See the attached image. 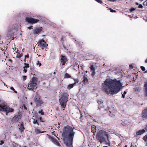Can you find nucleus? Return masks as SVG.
I'll use <instances>...</instances> for the list:
<instances>
[{"instance_id":"nucleus-1","label":"nucleus","mask_w":147,"mask_h":147,"mask_svg":"<svg viewBox=\"0 0 147 147\" xmlns=\"http://www.w3.org/2000/svg\"><path fill=\"white\" fill-rule=\"evenodd\" d=\"M122 84L116 79L106 80L102 84L103 89L107 94L113 95L118 93L121 89Z\"/></svg>"},{"instance_id":"nucleus-2","label":"nucleus","mask_w":147,"mask_h":147,"mask_svg":"<svg viewBox=\"0 0 147 147\" xmlns=\"http://www.w3.org/2000/svg\"><path fill=\"white\" fill-rule=\"evenodd\" d=\"M73 127L68 125L65 127L62 134L63 140L66 146H72V142L75 132Z\"/></svg>"},{"instance_id":"nucleus-3","label":"nucleus","mask_w":147,"mask_h":147,"mask_svg":"<svg viewBox=\"0 0 147 147\" xmlns=\"http://www.w3.org/2000/svg\"><path fill=\"white\" fill-rule=\"evenodd\" d=\"M106 137L107 139H108V135L106 131L103 130L99 131L97 134L96 138L99 140V142L101 143L102 142H105L106 140L105 138Z\"/></svg>"},{"instance_id":"nucleus-4","label":"nucleus","mask_w":147,"mask_h":147,"mask_svg":"<svg viewBox=\"0 0 147 147\" xmlns=\"http://www.w3.org/2000/svg\"><path fill=\"white\" fill-rule=\"evenodd\" d=\"M67 94L66 93H63L61 95V97L59 100V105L61 108H65L66 107L67 102L68 100Z\"/></svg>"},{"instance_id":"nucleus-5","label":"nucleus","mask_w":147,"mask_h":147,"mask_svg":"<svg viewBox=\"0 0 147 147\" xmlns=\"http://www.w3.org/2000/svg\"><path fill=\"white\" fill-rule=\"evenodd\" d=\"M38 79L35 77H33L31 80L30 81L28 85V89L30 90H32L33 91V89H35V90L37 88V81Z\"/></svg>"},{"instance_id":"nucleus-6","label":"nucleus","mask_w":147,"mask_h":147,"mask_svg":"<svg viewBox=\"0 0 147 147\" xmlns=\"http://www.w3.org/2000/svg\"><path fill=\"white\" fill-rule=\"evenodd\" d=\"M2 101L0 100V111L6 112V115H7L8 113L9 112H12L14 111L13 109L10 108L9 106L6 105H4L1 102Z\"/></svg>"},{"instance_id":"nucleus-7","label":"nucleus","mask_w":147,"mask_h":147,"mask_svg":"<svg viewBox=\"0 0 147 147\" xmlns=\"http://www.w3.org/2000/svg\"><path fill=\"white\" fill-rule=\"evenodd\" d=\"M34 100L36 107L41 106L42 105L43 103L41 96L38 93L36 94L34 98Z\"/></svg>"},{"instance_id":"nucleus-8","label":"nucleus","mask_w":147,"mask_h":147,"mask_svg":"<svg viewBox=\"0 0 147 147\" xmlns=\"http://www.w3.org/2000/svg\"><path fill=\"white\" fill-rule=\"evenodd\" d=\"M25 20L28 23L31 24H35L39 21V20L38 19L28 17H26Z\"/></svg>"},{"instance_id":"nucleus-9","label":"nucleus","mask_w":147,"mask_h":147,"mask_svg":"<svg viewBox=\"0 0 147 147\" xmlns=\"http://www.w3.org/2000/svg\"><path fill=\"white\" fill-rule=\"evenodd\" d=\"M47 137L48 138L51 140L55 144L59 146H60L61 145L57 140L55 139L54 138L51 136L47 134Z\"/></svg>"},{"instance_id":"nucleus-10","label":"nucleus","mask_w":147,"mask_h":147,"mask_svg":"<svg viewBox=\"0 0 147 147\" xmlns=\"http://www.w3.org/2000/svg\"><path fill=\"white\" fill-rule=\"evenodd\" d=\"M22 116L18 113L17 115H15L13 117L11 120V122L12 123L18 122L21 119Z\"/></svg>"},{"instance_id":"nucleus-11","label":"nucleus","mask_w":147,"mask_h":147,"mask_svg":"<svg viewBox=\"0 0 147 147\" xmlns=\"http://www.w3.org/2000/svg\"><path fill=\"white\" fill-rule=\"evenodd\" d=\"M37 44L38 45H39L40 47H46L48 46V44H46L45 42V40L43 39H42L41 40H40Z\"/></svg>"},{"instance_id":"nucleus-12","label":"nucleus","mask_w":147,"mask_h":147,"mask_svg":"<svg viewBox=\"0 0 147 147\" xmlns=\"http://www.w3.org/2000/svg\"><path fill=\"white\" fill-rule=\"evenodd\" d=\"M141 116L144 120L147 119V108L142 110Z\"/></svg>"},{"instance_id":"nucleus-13","label":"nucleus","mask_w":147,"mask_h":147,"mask_svg":"<svg viewBox=\"0 0 147 147\" xmlns=\"http://www.w3.org/2000/svg\"><path fill=\"white\" fill-rule=\"evenodd\" d=\"M61 57L60 61L62 65H64L67 61V59L65 56L64 55H61Z\"/></svg>"},{"instance_id":"nucleus-14","label":"nucleus","mask_w":147,"mask_h":147,"mask_svg":"<svg viewBox=\"0 0 147 147\" xmlns=\"http://www.w3.org/2000/svg\"><path fill=\"white\" fill-rule=\"evenodd\" d=\"M42 27L36 28L33 31V33L34 34H36L40 33L42 30Z\"/></svg>"},{"instance_id":"nucleus-15","label":"nucleus","mask_w":147,"mask_h":147,"mask_svg":"<svg viewBox=\"0 0 147 147\" xmlns=\"http://www.w3.org/2000/svg\"><path fill=\"white\" fill-rule=\"evenodd\" d=\"M90 71L92 72L91 76L92 77H94L95 74V67L93 65H92L90 66Z\"/></svg>"},{"instance_id":"nucleus-16","label":"nucleus","mask_w":147,"mask_h":147,"mask_svg":"<svg viewBox=\"0 0 147 147\" xmlns=\"http://www.w3.org/2000/svg\"><path fill=\"white\" fill-rule=\"evenodd\" d=\"M19 129L21 133H22L24 131L25 129L24 125V124L23 122L21 123V124L19 125Z\"/></svg>"},{"instance_id":"nucleus-17","label":"nucleus","mask_w":147,"mask_h":147,"mask_svg":"<svg viewBox=\"0 0 147 147\" xmlns=\"http://www.w3.org/2000/svg\"><path fill=\"white\" fill-rule=\"evenodd\" d=\"M145 129H142V130H139L138 131H137L136 132V134L137 135H141L143 134L146 131Z\"/></svg>"},{"instance_id":"nucleus-18","label":"nucleus","mask_w":147,"mask_h":147,"mask_svg":"<svg viewBox=\"0 0 147 147\" xmlns=\"http://www.w3.org/2000/svg\"><path fill=\"white\" fill-rule=\"evenodd\" d=\"M86 76V75H84L83 77V79L82 82L84 84H87L88 82V80L87 79Z\"/></svg>"},{"instance_id":"nucleus-19","label":"nucleus","mask_w":147,"mask_h":147,"mask_svg":"<svg viewBox=\"0 0 147 147\" xmlns=\"http://www.w3.org/2000/svg\"><path fill=\"white\" fill-rule=\"evenodd\" d=\"M130 124V123L127 120H125L123 121L121 123V124L123 126H126L127 125H129Z\"/></svg>"},{"instance_id":"nucleus-20","label":"nucleus","mask_w":147,"mask_h":147,"mask_svg":"<svg viewBox=\"0 0 147 147\" xmlns=\"http://www.w3.org/2000/svg\"><path fill=\"white\" fill-rule=\"evenodd\" d=\"M92 131L93 133H95L96 132V126L94 125H92L91 126Z\"/></svg>"},{"instance_id":"nucleus-21","label":"nucleus","mask_w":147,"mask_h":147,"mask_svg":"<svg viewBox=\"0 0 147 147\" xmlns=\"http://www.w3.org/2000/svg\"><path fill=\"white\" fill-rule=\"evenodd\" d=\"M35 131L36 134H38L44 132V131H41L39 129L37 128H36L35 129Z\"/></svg>"},{"instance_id":"nucleus-22","label":"nucleus","mask_w":147,"mask_h":147,"mask_svg":"<svg viewBox=\"0 0 147 147\" xmlns=\"http://www.w3.org/2000/svg\"><path fill=\"white\" fill-rule=\"evenodd\" d=\"M75 85V84H70L67 87V88L69 90L71 89Z\"/></svg>"},{"instance_id":"nucleus-23","label":"nucleus","mask_w":147,"mask_h":147,"mask_svg":"<svg viewBox=\"0 0 147 147\" xmlns=\"http://www.w3.org/2000/svg\"><path fill=\"white\" fill-rule=\"evenodd\" d=\"M144 87L145 88V95L147 96V82L145 83Z\"/></svg>"},{"instance_id":"nucleus-24","label":"nucleus","mask_w":147,"mask_h":147,"mask_svg":"<svg viewBox=\"0 0 147 147\" xmlns=\"http://www.w3.org/2000/svg\"><path fill=\"white\" fill-rule=\"evenodd\" d=\"M23 55L22 53H20V52H18L17 55L16 56V57L18 58H20Z\"/></svg>"},{"instance_id":"nucleus-25","label":"nucleus","mask_w":147,"mask_h":147,"mask_svg":"<svg viewBox=\"0 0 147 147\" xmlns=\"http://www.w3.org/2000/svg\"><path fill=\"white\" fill-rule=\"evenodd\" d=\"M71 77L70 75L66 73L65 75L64 78H71Z\"/></svg>"},{"instance_id":"nucleus-26","label":"nucleus","mask_w":147,"mask_h":147,"mask_svg":"<svg viewBox=\"0 0 147 147\" xmlns=\"http://www.w3.org/2000/svg\"><path fill=\"white\" fill-rule=\"evenodd\" d=\"M109 115L111 117H114L115 116V113H113L112 112H110V113H109Z\"/></svg>"},{"instance_id":"nucleus-27","label":"nucleus","mask_w":147,"mask_h":147,"mask_svg":"<svg viewBox=\"0 0 147 147\" xmlns=\"http://www.w3.org/2000/svg\"><path fill=\"white\" fill-rule=\"evenodd\" d=\"M143 139L145 142H147V135H145L143 138Z\"/></svg>"},{"instance_id":"nucleus-28","label":"nucleus","mask_w":147,"mask_h":147,"mask_svg":"<svg viewBox=\"0 0 147 147\" xmlns=\"http://www.w3.org/2000/svg\"><path fill=\"white\" fill-rule=\"evenodd\" d=\"M24 65H25V66L24 67V68H28L29 67V65L28 63H24Z\"/></svg>"},{"instance_id":"nucleus-29","label":"nucleus","mask_w":147,"mask_h":147,"mask_svg":"<svg viewBox=\"0 0 147 147\" xmlns=\"http://www.w3.org/2000/svg\"><path fill=\"white\" fill-rule=\"evenodd\" d=\"M73 79L75 82V83L74 84H75V85H76V83H78L79 81L77 79Z\"/></svg>"},{"instance_id":"nucleus-30","label":"nucleus","mask_w":147,"mask_h":147,"mask_svg":"<svg viewBox=\"0 0 147 147\" xmlns=\"http://www.w3.org/2000/svg\"><path fill=\"white\" fill-rule=\"evenodd\" d=\"M38 112L39 113L41 114L42 115H43L45 114L43 112L42 110H41L39 111Z\"/></svg>"},{"instance_id":"nucleus-31","label":"nucleus","mask_w":147,"mask_h":147,"mask_svg":"<svg viewBox=\"0 0 147 147\" xmlns=\"http://www.w3.org/2000/svg\"><path fill=\"white\" fill-rule=\"evenodd\" d=\"M33 123L34 124L36 123L38 125H39V123L38 122L37 120L34 119L33 121Z\"/></svg>"},{"instance_id":"nucleus-32","label":"nucleus","mask_w":147,"mask_h":147,"mask_svg":"<svg viewBox=\"0 0 147 147\" xmlns=\"http://www.w3.org/2000/svg\"><path fill=\"white\" fill-rule=\"evenodd\" d=\"M10 89L12 90H13L15 93H17V92L15 91V89L13 87H11Z\"/></svg>"},{"instance_id":"nucleus-33","label":"nucleus","mask_w":147,"mask_h":147,"mask_svg":"<svg viewBox=\"0 0 147 147\" xmlns=\"http://www.w3.org/2000/svg\"><path fill=\"white\" fill-rule=\"evenodd\" d=\"M29 57V55L28 54L27 55H26L25 56V59L24 61L25 62L26 61V58H28Z\"/></svg>"},{"instance_id":"nucleus-34","label":"nucleus","mask_w":147,"mask_h":147,"mask_svg":"<svg viewBox=\"0 0 147 147\" xmlns=\"http://www.w3.org/2000/svg\"><path fill=\"white\" fill-rule=\"evenodd\" d=\"M37 65H39V67H40L41 65V64L40 63L39 61H38L36 63Z\"/></svg>"},{"instance_id":"nucleus-35","label":"nucleus","mask_w":147,"mask_h":147,"mask_svg":"<svg viewBox=\"0 0 147 147\" xmlns=\"http://www.w3.org/2000/svg\"><path fill=\"white\" fill-rule=\"evenodd\" d=\"M109 9L110 10V11L111 12H116L115 10H113L111 8H109Z\"/></svg>"},{"instance_id":"nucleus-36","label":"nucleus","mask_w":147,"mask_h":147,"mask_svg":"<svg viewBox=\"0 0 147 147\" xmlns=\"http://www.w3.org/2000/svg\"><path fill=\"white\" fill-rule=\"evenodd\" d=\"M141 69L142 71H144L145 70V68L143 66H141Z\"/></svg>"},{"instance_id":"nucleus-37","label":"nucleus","mask_w":147,"mask_h":147,"mask_svg":"<svg viewBox=\"0 0 147 147\" xmlns=\"http://www.w3.org/2000/svg\"><path fill=\"white\" fill-rule=\"evenodd\" d=\"M135 10V8H131L130 11V12H132V11H134V10Z\"/></svg>"},{"instance_id":"nucleus-38","label":"nucleus","mask_w":147,"mask_h":147,"mask_svg":"<svg viewBox=\"0 0 147 147\" xmlns=\"http://www.w3.org/2000/svg\"><path fill=\"white\" fill-rule=\"evenodd\" d=\"M23 78L24 80H26L27 77L26 76H23Z\"/></svg>"},{"instance_id":"nucleus-39","label":"nucleus","mask_w":147,"mask_h":147,"mask_svg":"<svg viewBox=\"0 0 147 147\" xmlns=\"http://www.w3.org/2000/svg\"><path fill=\"white\" fill-rule=\"evenodd\" d=\"M4 141L3 140H1L0 141V145H2L4 143Z\"/></svg>"},{"instance_id":"nucleus-40","label":"nucleus","mask_w":147,"mask_h":147,"mask_svg":"<svg viewBox=\"0 0 147 147\" xmlns=\"http://www.w3.org/2000/svg\"><path fill=\"white\" fill-rule=\"evenodd\" d=\"M129 68L130 69H133L134 68L133 66L132 65H129Z\"/></svg>"},{"instance_id":"nucleus-41","label":"nucleus","mask_w":147,"mask_h":147,"mask_svg":"<svg viewBox=\"0 0 147 147\" xmlns=\"http://www.w3.org/2000/svg\"><path fill=\"white\" fill-rule=\"evenodd\" d=\"M39 120L40 122H43V120L42 119V117H39Z\"/></svg>"},{"instance_id":"nucleus-42","label":"nucleus","mask_w":147,"mask_h":147,"mask_svg":"<svg viewBox=\"0 0 147 147\" xmlns=\"http://www.w3.org/2000/svg\"><path fill=\"white\" fill-rule=\"evenodd\" d=\"M143 6L141 4H140L138 6V8H142L143 7Z\"/></svg>"},{"instance_id":"nucleus-43","label":"nucleus","mask_w":147,"mask_h":147,"mask_svg":"<svg viewBox=\"0 0 147 147\" xmlns=\"http://www.w3.org/2000/svg\"><path fill=\"white\" fill-rule=\"evenodd\" d=\"M97 102L98 104H101L102 102L101 100H98L97 101Z\"/></svg>"},{"instance_id":"nucleus-44","label":"nucleus","mask_w":147,"mask_h":147,"mask_svg":"<svg viewBox=\"0 0 147 147\" xmlns=\"http://www.w3.org/2000/svg\"><path fill=\"white\" fill-rule=\"evenodd\" d=\"M28 28L29 29H33V26H31L30 27H28Z\"/></svg>"},{"instance_id":"nucleus-45","label":"nucleus","mask_w":147,"mask_h":147,"mask_svg":"<svg viewBox=\"0 0 147 147\" xmlns=\"http://www.w3.org/2000/svg\"><path fill=\"white\" fill-rule=\"evenodd\" d=\"M24 71L25 73H26L27 72V70L26 69H25V68H24Z\"/></svg>"},{"instance_id":"nucleus-46","label":"nucleus","mask_w":147,"mask_h":147,"mask_svg":"<svg viewBox=\"0 0 147 147\" xmlns=\"http://www.w3.org/2000/svg\"><path fill=\"white\" fill-rule=\"evenodd\" d=\"M122 97L123 98H124L125 97V94H122Z\"/></svg>"},{"instance_id":"nucleus-47","label":"nucleus","mask_w":147,"mask_h":147,"mask_svg":"<svg viewBox=\"0 0 147 147\" xmlns=\"http://www.w3.org/2000/svg\"><path fill=\"white\" fill-rule=\"evenodd\" d=\"M145 129L146 131H147V124H146L145 127Z\"/></svg>"},{"instance_id":"nucleus-48","label":"nucleus","mask_w":147,"mask_h":147,"mask_svg":"<svg viewBox=\"0 0 147 147\" xmlns=\"http://www.w3.org/2000/svg\"><path fill=\"white\" fill-rule=\"evenodd\" d=\"M2 82L5 86H7V85L6 84H5V83L4 82Z\"/></svg>"},{"instance_id":"nucleus-49","label":"nucleus","mask_w":147,"mask_h":147,"mask_svg":"<svg viewBox=\"0 0 147 147\" xmlns=\"http://www.w3.org/2000/svg\"><path fill=\"white\" fill-rule=\"evenodd\" d=\"M63 36H62V37L61 38V41L62 42H63Z\"/></svg>"},{"instance_id":"nucleus-50","label":"nucleus","mask_w":147,"mask_h":147,"mask_svg":"<svg viewBox=\"0 0 147 147\" xmlns=\"http://www.w3.org/2000/svg\"><path fill=\"white\" fill-rule=\"evenodd\" d=\"M24 109H26V110H27V108H26V106L25 105H24Z\"/></svg>"},{"instance_id":"nucleus-51","label":"nucleus","mask_w":147,"mask_h":147,"mask_svg":"<svg viewBox=\"0 0 147 147\" xmlns=\"http://www.w3.org/2000/svg\"><path fill=\"white\" fill-rule=\"evenodd\" d=\"M126 93H127L125 91H124L123 94H126Z\"/></svg>"},{"instance_id":"nucleus-52","label":"nucleus","mask_w":147,"mask_h":147,"mask_svg":"<svg viewBox=\"0 0 147 147\" xmlns=\"http://www.w3.org/2000/svg\"><path fill=\"white\" fill-rule=\"evenodd\" d=\"M18 49H17L16 51L15 52H16V53H18Z\"/></svg>"},{"instance_id":"nucleus-53","label":"nucleus","mask_w":147,"mask_h":147,"mask_svg":"<svg viewBox=\"0 0 147 147\" xmlns=\"http://www.w3.org/2000/svg\"><path fill=\"white\" fill-rule=\"evenodd\" d=\"M145 62L146 63H147V59L145 60Z\"/></svg>"},{"instance_id":"nucleus-54","label":"nucleus","mask_w":147,"mask_h":147,"mask_svg":"<svg viewBox=\"0 0 147 147\" xmlns=\"http://www.w3.org/2000/svg\"><path fill=\"white\" fill-rule=\"evenodd\" d=\"M63 48H64V49H66V47L64 46L63 45Z\"/></svg>"},{"instance_id":"nucleus-55","label":"nucleus","mask_w":147,"mask_h":147,"mask_svg":"<svg viewBox=\"0 0 147 147\" xmlns=\"http://www.w3.org/2000/svg\"><path fill=\"white\" fill-rule=\"evenodd\" d=\"M81 117H80V119H81V118L82 117V115L81 114Z\"/></svg>"},{"instance_id":"nucleus-56","label":"nucleus","mask_w":147,"mask_h":147,"mask_svg":"<svg viewBox=\"0 0 147 147\" xmlns=\"http://www.w3.org/2000/svg\"><path fill=\"white\" fill-rule=\"evenodd\" d=\"M120 144H119L118 145H117V146H120Z\"/></svg>"},{"instance_id":"nucleus-57","label":"nucleus","mask_w":147,"mask_h":147,"mask_svg":"<svg viewBox=\"0 0 147 147\" xmlns=\"http://www.w3.org/2000/svg\"><path fill=\"white\" fill-rule=\"evenodd\" d=\"M136 5H138V3L136 2Z\"/></svg>"},{"instance_id":"nucleus-58","label":"nucleus","mask_w":147,"mask_h":147,"mask_svg":"<svg viewBox=\"0 0 147 147\" xmlns=\"http://www.w3.org/2000/svg\"><path fill=\"white\" fill-rule=\"evenodd\" d=\"M112 0V1H116V0Z\"/></svg>"},{"instance_id":"nucleus-59","label":"nucleus","mask_w":147,"mask_h":147,"mask_svg":"<svg viewBox=\"0 0 147 147\" xmlns=\"http://www.w3.org/2000/svg\"><path fill=\"white\" fill-rule=\"evenodd\" d=\"M55 74H56V73H55V72H53V74H54V75H55Z\"/></svg>"},{"instance_id":"nucleus-60","label":"nucleus","mask_w":147,"mask_h":147,"mask_svg":"<svg viewBox=\"0 0 147 147\" xmlns=\"http://www.w3.org/2000/svg\"><path fill=\"white\" fill-rule=\"evenodd\" d=\"M144 73H147V71H145Z\"/></svg>"},{"instance_id":"nucleus-61","label":"nucleus","mask_w":147,"mask_h":147,"mask_svg":"<svg viewBox=\"0 0 147 147\" xmlns=\"http://www.w3.org/2000/svg\"><path fill=\"white\" fill-rule=\"evenodd\" d=\"M103 147H108L107 146H104Z\"/></svg>"},{"instance_id":"nucleus-62","label":"nucleus","mask_w":147,"mask_h":147,"mask_svg":"<svg viewBox=\"0 0 147 147\" xmlns=\"http://www.w3.org/2000/svg\"><path fill=\"white\" fill-rule=\"evenodd\" d=\"M31 105H32V102H31Z\"/></svg>"},{"instance_id":"nucleus-63","label":"nucleus","mask_w":147,"mask_h":147,"mask_svg":"<svg viewBox=\"0 0 147 147\" xmlns=\"http://www.w3.org/2000/svg\"><path fill=\"white\" fill-rule=\"evenodd\" d=\"M146 145L147 146V144H146Z\"/></svg>"}]
</instances>
